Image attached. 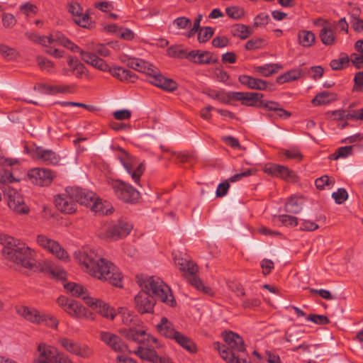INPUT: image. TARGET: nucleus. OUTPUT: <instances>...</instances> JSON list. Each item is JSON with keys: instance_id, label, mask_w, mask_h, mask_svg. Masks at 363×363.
Returning <instances> with one entry per match:
<instances>
[{"instance_id": "57", "label": "nucleus", "mask_w": 363, "mask_h": 363, "mask_svg": "<svg viewBox=\"0 0 363 363\" xmlns=\"http://www.w3.org/2000/svg\"><path fill=\"white\" fill-rule=\"evenodd\" d=\"M306 319L318 325H327L330 323L328 318L325 315L310 314Z\"/></svg>"}, {"instance_id": "24", "label": "nucleus", "mask_w": 363, "mask_h": 363, "mask_svg": "<svg viewBox=\"0 0 363 363\" xmlns=\"http://www.w3.org/2000/svg\"><path fill=\"white\" fill-rule=\"evenodd\" d=\"M33 153L37 160L47 164L57 165L60 161V157L56 152L42 147H36Z\"/></svg>"}, {"instance_id": "63", "label": "nucleus", "mask_w": 363, "mask_h": 363, "mask_svg": "<svg viewBox=\"0 0 363 363\" xmlns=\"http://www.w3.org/2000/svg\"><path fill=\"white\" fill-rule=\"evenodd\" d=\"M229 44V40L225 36H218L213 39L212 45L217 48L226 47Z\"/></svg>"}, {"instance_id": "61", "label": "nucleus", "mask_w": 363, "mask_h": 363, "mask_svg": "<svg viewBox=\"0 0 363 363\" xmlns=\"http://www.w3.org/2000/svg\"><path fill=\"white\" fill-rule=\"evenodd\" d=\"M277 177H279L284 179L293 178L295 176L294 172L290 170L288 167L280 165Z\"/></svg>"}, {"instance_id": "55", "label": "nucleus", "mask_w": 363, "mask_h": 363, "mask_svg": "<svg viewBox=\"0 0 363 363\" xmlns=\"http://www.w3.org/2000/svg\"><path fill=\"white\" fill-rule=\"evenodd\" d=\"M226 14L233 19H239L244 16V10L238 6H231L225 9Z\"/></svg>"}, {"instance_id": "34", "label": "nucleus", "mask_w": 363, "mask_h": 363, "mask_svg": "<svg viewBox=\"0 0 363 363\" xmlns=\"http://www.w3.org/2000/svg\"><path fill=\"white\" fill-rule=\"evenodd\" d=\"M118 314L121 315L123 323L128 328L138 326L140 323L138 316L126 308H119Z\"/></svg>"}, {"instance_id": "13", "label": "nucleus", "mask_w": 363, "mask_h": 363, "mask_svg": "<svg viewBox=\"0 0 363 363\" xmlns=\"http://www.w3.org/2000/svg\"><path fill=\"white\" fill-rule=\"evenodd\" d=\"M28 175L32 183L41 186L50 185L55 177L54 172L44 168H33Z\"/></svg>"}, {"instance_id": "23", "label": "nucleus", "mask_w": 363, "mask_h": 363, "mask_svg": "<svg viewBox=\"0 0 363 363\" xmlns=\"http://www.w3.org/2000/svg\"><path fill=\"white\" fill-rule=\"evenodd\" d=\"M65 312L72 317L77 318H85L87 320L94 319V315L92 312L88 311L82 304L74 300H72L69 306L65 308Z\"/></svg>"}, {"instance_id": "28", "label": "nucleus", "mask_w": 363, "mask_h": 363, "mask_svg": "<svg viewBox=\"0 0 363 363\" xmlns=\"http://www.w3.org/2000/svg\"><path fill=\"white\" fill-rule=\"evenodd\" d=\"M186 59L199 65L215 64L217 59L213 58V54L208 51L191 50L186 55Z\"/></svg>"}, {"instance_id": "50", "label": "nucleus", "mask_w": 363, "mask_h": 363, "mask_svg": "<svg viewBox=\"0 0 363 363\" xmlns=\"http://www.w3.org/2000/svg\"><path fill=\"white\" fill-rule=\"evenodd\" d=\"M214 30L211 27L207 26L201 28L198 33V40L199 43L207 42L213 35Z\"/></svg>"}, {"instance_id": "30", "label": "nucleus", "mask_w": 363, "mask_h": 363, "mask_svg": "<svg viewBox=\"0 0 363 363\" xmlns=\"http://www.w3.org/2000/svg\"><path fill=\"white\" fill-rule=\"evenodd\" d=\"M213 345L215 349L218 351L220 357L228 363H250L246 358L236 357L235 353L225 347V345H221L218 342H214Z\"/></svg>"}, {"instance_id": "36", "label": "nucleus", "mask_w": 363, "mask_h": 363, "mask_svg": "<svg viewBox=\"0 0 363 363\" xmlns=\"http://www.w3.org/2000/svg\"><path fill=\"white\" fill-rule=\"evenodd\" d=\"M337 99V95L335 93L329 91H323L315 95L312 99L311 103L313 106H320L330 104Z\"/></svg>"}, {"instance_id": "59", "label": "nucleus", "mask_w": 363, "mask_h": 363, "mask_svg": "<svg viewBox=\"0 0 363 363\" xmlns=\"http://www.w3.org/2000/svg\"><path fill=\"white\" fill-rule=\"evenodd\" d=\"M263 42L261 38H253L246 43L245 48L248 50H257L262 48Z\"/></svg>"}, {"instance_id": "11", "label": "nucleus", "mask_w": 363, "mask_h": 363, "mask_svg": "<svg viewBox=\"0 0 363 363\" xmlns=\"http://www.w3.org/2000/svg\"><path fill=\"white\" fill-rule=\"evenodd\" d=\"M135 308L141 313H153L154 306L156 303L155 298L145 290L140 291L134 298Z\"/></svg>"}, {"instance_id": "41", "label": "nucleus", "mask_w": 363, "mask_h": 363, "mask_svg": "<svg viewBox=\"0 0 363 363\" xmlns=\"http://www.w3.org/2000/svg\"><path fill=\"white\" fill-rule=\"evenodd\" d=\"M283 68L282 65L277 63L266 64L262 66L256 67V71L259 72L262 76L269 77L272 74H276L279 70Z\"/></svg>"}, {"instance_id": "31", "label": "nucleus", "mask_w": 363, "mask_h": 363, "mask_svg": "<svg viewBox=\"0 0 363 363\" xmlns=\"http://www.w3.org/2000/svg\"><path fill=\"white\" fill-rule=\"evenodd\" d=\"M157 329L161 335L170 340H174L179 333L175 330L173 323L166 317L161 318L160 322L157 325Z\"/></svg>"}, {"instance_id": "3", "label": "nucleus", "mask_w": 363, "mask_h": 363, "mask_svg": "<svg viewBox=\"0 0 363 363\" xmlns=\"http://www.w3.org/2000/svg\"><path fill=\"white\" fill-rule=\"evenodd\" d=\"M82 59L87 64L103 71L108 72L111 75L121 82H134L137 79L136 74L130 69L121 67L110 68L108 64L96 55L86 51H80Z\"/></svg>"}, {"instance_id": "15", "label": "nucleus", "mask_w": 363, "mask_h": 363, "mask_svg": "<svg viewBox=\"0 0 363 363\" xmlns=\"http://www.w3.org/2000/svg\"><path fill=\"white\" fill-rule=\"evenodd\" d=\"M9 207L17 213L25 214L29 208L24 203L23 197L14 189L9 187L6 191Z\"/></svg>"}, {"instance_id": "27", "label": "nucleus", "mask_w": 363, "mask_h": 363, "mask_svg": "<svg viewBox=\"0 0 363 363\" xmlns=\"http://www.w3.org/2000/svg\"><path fill=\"white\" fill-rule=\"evenodd\" d=\"M15 309L16 313L26 320L34 324H41L42 314L36 308L18 305L15 307Z\"/></svg>"}, {"instance_id": "51", "label": "nucleus", "mask_w": 363, "mask_h": 363, "mask_svg": "<svg viewBox=\"0 0 363 363\" xmlns=\"http://www.w3.org/2000/svg\"><path fill=\"white\" fill-rule=\"evenodd\" d=\"M36 61L42 70L46 71L48 72H51L52 71L54 68V64L50 60L43 56H38Z\"/></svg>"}, {"instance_id": "21", "label": "nucleus", "mask_w": 363, "mask_h": 363, "mask_svg": "<svg viewBox=\"0 0 363 363\" xmlns=\"http://www.w3.org/2000/svg\"><path fill=\"white\" fill-rule=\"evenodd\" d=\"M238 81L242 85L251 89L255 90H273V84H269L265 80L254 78L251 76L242 74L238 77Z\"/></svg>"}, {"instance_id": "39", "label": "nucleus", "mask_w": 363, "mask_h": 363, "mask_svg": "<svg viewBox=\"0 0 363 363\" xmlns=\"http://www.w3.org/2000/svg\"><path fill=\"white\" fill-rule=\"evenodd\" d=\"M180 346L191 352L196 351V347L193 341L187 336L179 332L174 339Z\"/></svg>"}, {"instance_id": "60", "label": "nucleus", "mask_w": 363, "mask_h": 363, "mask_svg": "<svg viewBox=\"0 0 363 363\" xmlns=\"http://www.w3.org/2000/svg\"><path fill=\"white\" fill-rule=\"evenodd\" d=\"M173 23L179 29H185L191 25V21L184 16L179 17L174 19Z\"/></svg>"}, {"instance_id": "6", "label": "nucleus", "mask_w": 363, "mask_h": 363, "mask_svg": "<svg viewBox=\"0 0 363 363\" xmlns=\"http://www.w3.org/2000/svg\"><path fill=\"white\" fill-rule=\"evenodd\" d=\"M117 159L121 162L127 173L130 175L132 180L139 186L140 177L143 174L145 165L143 162H140L138 159L119 147L116 155Z\"/></svg>"}, {"instance_id": "10", "label": "nucleus", "mask_w": 363, "mask_h": 363, "mask_svg": "<svg viewBox=\"0 0 363 363\" xmlns=\"http://www.w3.org/2000/svg\"><path fill=\"white\" fill-rule=\"evenodd\" d=\"M125 339L139 344L157 342V339L137 326L121 328L119 330Z\"/></svg>"}, {"instance_id": "35", "label": "nucleus", "mask_w": 363, "mask_h": 363, "mask_svg": "<svg viewBox=\"0 0 363 363\" xmlns=\"http://www.w3.org/2000/svg\"><path fill=\"white\" fill-rule=\"evenodd\" d=\"M65 289L70 293L72 296L76 297L82 298L84 302L86 303V298H92L93 297H90L88 295V292L86 289L80 284L70 282L67 283L65 285Z\"/></svg>"}, {"instance_id": "38", "label": "nucleus", "mask_w": 363, "mask_h": 363, "mask_svg": "<svg viewBox=\"0 0 363 363\" xmlns=\"http://www.w3.org/2000/svg\"><path fill=\"white\" fill-rule=\"evenodd\" d=\"M232 34L242 40H245L250 36L253 31L252 28L244 24H235L231 29Z\"/></svg>"}, {"instance_id": "42", "label": "nucleus", "mask_w": 363, "mask_h": 363, "mask_svg": "<svg viewBox=\"0 0 363 363\" xmlns=\"http://www.w3.org/2000/svg\"><path fill=\"white\" fill-rule=\"evenodd\" d=\"M95 213L101 215L108 214V209L106 208V203L102 202V200L97 198L95 195L94 199H92V202L87 206Z\"/></svg>"}, {"instance_id": "62", "label": "nucleus", "mask_w": 363, "mask_h": 363, "mask_svg": "<svg viewBox=\"0 0 363 363\" xmlns=\"http://www.w3.org/2000/svg\"><path fill=\"white\" fill-rule=\"evenodd\" d=\"M319 228L318 225L309 220H302L300 223V230L313 231Z\"/></svg>"}, {"instance_id": "49", "label": "nucleus", "mask_w": 363, "mask_h": 363, "mask_svg": "<svg viewBox=\"0 0 363 363\" xmlns=\"http://www.w3.org/2000/svg\"><path fill=\"white\" fill-rule=\"evenodd\" d=\"M282 154L289 160H295L301 161L303 159V155L297 147H291L288 150H282Z\"/></svg>"}, {"instance_id": "43", "label": "nucleus", "mask_w": 363, "mask_h": 363, "mask_svg": "<svg viewBox=\"0 0 363 363\" xmlns=\"http://www.w3.org/2000/svg\"><path fill=\"white\" fill-rule=\"evenodd\" d=\"M321 42L325 45H332L335 43V37L332 29L323 28L320 32Z\"/></svg>"}, {"instance_id": "56", "label": "nucleus", "mask_w": 363, "mask_h": 363, "mask_svg": "<svg viewBox=\"0 0 363 363\" xmlns=\"http://www.w3.org/2000/svg\"><path fill=\"white\" fill-rule=\"evenodd\" d=\"M41 318H42L41 324L43 323L45 325H47L50 328H55V329L57 328L59 322L55 316L51 315L50 314H44L43 313V314H42Z\"/></svg>"}, {"instance_id": "12", "label": "nucleus", "mask_w": 363, "mask_h": 363, "mask_svg": "<svg viewBox=\"0 0 363 363\" xmlns=\"http://www.w3.org/2000/svg\"><path fill=\"white\" fill-rule=\"evenodd\" d=\"M54 42L58 43L72 52L80 53V51H83L79 47L59 32L56 33L55 35H50V36L40 35L38 44L47 46L48 44H52Z\"/></svg>"}, {"instance_id": "26", "label": "nucleus", "mask_w": 363, "mask_h": 363, "mask_svg": "<svg viewBox=\"0 0 363 363\" xmlns=\"http://www.w3.org/2000/svg\"><path fill=\"white\" fill-rule=\"evenodd\" d=\"M224 341L228 345L225 346L230 351L234 352H244L245 346L243 339L237 333L232 331L225 332L223 335Z\"/></svg>"}, {"instance_id": "33", "label": "nucleus", "mask_w": 363, "mask_h": 363, "mask_svg": "<svg viewBox=\"0 0 363 363\" xmlns=\"http://www.w3.org/2000/svg\"><path fill=\"white\" fill-rule=\"evenodd\" d=\"M259 106L275 111L280 118H287L291 116L290 112L283 109L279 103L273 101L260 100Z\"/></svg>"}, {"instance_id": "47", "label": "nucleus", "mask_w": 363, "mask_h": 363, "mask_svg": "<svg viewBox=\"0 0 363 363\" xmlns=\"http://www.w3.org/2000/svg\"><path fill=\"white\" fill-rule=\"evenodd\" d=\"M278 220L284 226L286 227H296L298 225V220L296 217L294 216H290L287 214L279 215L278 217Z\"/></svg>"}, {"instance_id": "17", "label": "nucleus", "mask_w": 363, "mask_h": 363, "mask_svg": "<svg viewBox=\"0 0 363 363\" xmlns=\"http://www.w3.org/2000/svg\"><path fill=\"white\" fill-rule=\"evenodd\" d=\"M133 229V225L128 222L120 220L109 226L106 230V237L117 240L127 236Z\"/></svg>"}, {"instance_id": "8", "label": "nucleus", "mask_w": 363, "mask_h": 363, "mask_svg": "<svg viewBox=\"0 0 363 363\" xmlns=\"http://www.w3.org/2000/svg\"><path fill=\"white\" fill-rule=\"evenodd\" d=\"M36 242L41 248L55 255L59 259L65 262L69 259L68 253L60 244L46 235H38L36 237Z\"/></svg>"}, {"instance_id": "18", "label": "nucleus", "mask_w": 363, "mask_h": 363, "mask_svg": "<svg viewBox=\"0 0 363 363\" xmlns=\"http://www.w3.org/2000/svg\"><path fill=\"white\" fill-rule=\"evenodd\" d=\"M99 336L101 340L115 352H123L127 349L126 345L121 338L116 334L111 332L101 331Z\"/></svg>"}, {"instance_id": "45", "label": "nucleus", "mask_w": 363, "mask_h": 363, "mask_svg": "<svg viewBox=\"0 0 363 363\" xmlns=\"http://www.w3.org/2000/svg\"><path fill=\"white\" fill-rule=\"evenodd\" d=\"M263 97V94L257 92H247L245 99H244L242 105L247 106H255L259 99Z\"/></svg>"}, {"instance_id": "19", "label": "nucleus", "mask_w": 363, "mask_h": 363, "mask_svg": "<svg viewBox=\"0 0 363 363\" xmlns=\"http://www.w3.org/2000/svg\"><path fill=\"white\" fill-rule=\"evenodd\" d=\"M67 192L72 198L74 203L77 202L86 206L90 202H92V199L95 197L94 192L79 187H67Z\"/></svg>"}, {"instance_id": "44", "label": "nucleus", "mask_w": 363, "mask_h": 363, "mask_svg": "<svg viewBox=\"0 0 363 363\" xmlns=\"http://www.w3.org/2000/svg\"><path fill=\"white\" fill-rule=\"evenodd\" d=\"M39 90L45 94H55L58 93H66L68 91V86H50L48 84H40Z\"/></svg>"}, {"instance_id": "4", "label": "nucleus", "mask_w": 363, "mask_h": 363, "mask_svg": "<svg viewBox=\"0 0 363 363\" xmlns=\"http://www.w3.org/2000/svg\"><path fill=\"white\" fill-rule=\"evenodd\" d=\"M138 283L145 288L149 294H152L161 301L173 306L175 303L174 297L170 288L159 277H150L143 279V276H136Z\"/></svg>"}, {"instance_id": "25", "label": "nucleus", "mask_w": 363, "mask_h": 363, "mask_svg": "<svg viewBox=\"0 0 363 363\" xmlns=\"http://www.w3.org/2000/svg\"><path fill=\"white\" fill-rule=\"evenodd\" d=\"M86 304L92 309L96 310L97 313L102 316L113 320L115 317L114 310L110 308L108 304L99 298H86Z\"/></svg>"}, {"instance_id": "46", "label": "nucleus", "mask_w": 363, "mask_h": 363, "mask_svg": "<svg viewBox=\"0 0 363 363\" xmlns=\"http://www.w3.org/2000/svg\"><path fill=\"white\" fill-rule=\"evenodd\" d=\"M353 146H345L339 147L335 152L330 155L329 158L330 160H337L339 158H345L352 155Z\"/></svg>"}, {"instance_id": "29", "label": "nucleus", "mask_w": 363, "mask_h": 363, "mask_svg": "<svg viewBox=\"0 0 363 363\" xmlns=\"http://www.w3.org/2000/svg\"><path fill=\"white\" fill-rule=\"evenodd\" d=\"M128 66L136 71L146 74L149 78L152 74H155V72H157L155 66L140 58L129 59Z\"/></svg>"}, {"instance_id": "5", "label": "nucleus", "mask_w": 363, "mask_h": 363, "mask_svg": "<svg viewBox=\"0 0 363 363\" xmlns=\"http://www.w3.org/2000/svg\"><path fill=\"white\" fill-rule=\"evenodd\" d=\"M174 263L179 270L186 274L188 281L197 290L205 294L212 295V289L203 284L196 276L199 271L198 266L191 260L181 257H174Z\"/></svg>"}, {"instance_id": "58", "label": "nucleus", "mask_w": 363, "mask_h": 363, "mask_svg": "<svg viewBox=\"0 0 363 363\" xmlns=\"http://www.w3.org/2000/svg\"><path fill=\"white\" fill-rule=\"evenodd\" d=\"M332 197L337 203L341 204L347 199L348 194L344 188H340L336 192L333 193Z\"/></svg>"}, {"instance_id": "54", "label": "nucleus", "mask_w": 363, "mask_h": 363, "mask_svg": "<svg viewBox=\"0 0 363 363\" xmlns=\"http://www.w3.org/2000/svg\"><path fill=\"white\" fill-rule=\"evenodd\" d=\"M269 16L267 13H260L255 17L253 26L255 28L264 27L269 23Z\"/></svg>"}, {"instance_id": "2", "label": "nucleus", "mask_w": 363, "mask_h": 363, "mask_svg": "<svg viewBox=\"0 0 363 363\" xmlns=\"http://www.w3.org/2000/svg\"><path fill=\"white\" fill-rule=\"evenodd\" d=\"M0 242L4 245L2 253L7 259L26 269L35 265V252L19 240L6 234H0Z\"/></svg>"}, {"instance_id": "1", "label": "nucleus", "mask_w": 363, "mask_h": 363, "mask_svg": "<svg viewBox=\"0 0 363 363\" xmlns=\"http://www.w3.org/2000/svg\"><path fill=\"white\" fill-rule=\"evenodd\" d=\"M75 258L82 269L91 277L109 282L116 286H122L121 274L109 260L103 258L92 249L86 248L75 253Z\"/></svg>"}, {"instance_id": "9", "label": "nucleus", "mask_w": 363, "mask_h": 363, "mask_svg": "<svg viewBox=\"0 0 363 363\" xmlns=\"http://www.w3.org/2000/svg\"><path fill=\"white\" fill-rule=\"evenodd\" d=\"M58 343L67 352L82 358H89L94 354L93 350L87 345L67 337H60Z\"/></svg>"}, {"instance_id": "22", "label": "nucleus", "mask_w": 363, "mask_h": 363, "mask_svg": "<svg viewBox=\"0 0 363 363\" xmlns=\"http://www.w3.org/2000/svg\"><path fill=\"white\" fill-rule=\"evenodd\" d=\"M55 203L61 212L71 214L76 211V203L67 192V189L65 193L55 196Z\"/></svg>"}, {"instance_id": "32", "label": "nucleus", "mask_w": 363, "mask_h": 363, "mask_svg": "<svg viewBox=\"0 0 363 363\" xmlns=\"http://www.w3.org/2000/svg\"><path fill=\"white\" fill-rule=\"evenodd\" d=\"M305 200L303 196H293L285 203V211L293 214L299 213L304 205Z\"/></svg>"}, {"instance_id": "20", "label": "nucleus", "mask_w": 363, "mask_h": 363, "mask_svg": "<svg viewBox=\"0 0 363 363\" xmlns=\"http://www.w3.org/2000/svg\"><path fill=\"white\" fill-rule=\"evenodd\" d=\"M149 82L155 86H157L164 91H174L177 87V83L172 79L164 77L157 68V72L152 74L148 79Z\"/></svg>"}, {"instance_id": "14", "label": "nucleus", "mask_w": 363, "mask_h": 363, "mask_svg": "<svg viewBox=\"0 0 363 363\" xmlns=\"http://www.w3.org/2000/svg\"><path fill=\"white\" fill-rule=\"evenodd\" d=\"M59 350L45 343L38 345L33 363H55Z\"/></svg>"}, {"instance_id": "37", "label": "nucleus", "mask_w": 363, "mask_h": 363, "mask_svg": "<svg viewBox=\"0 0 363 363\" xmlns=\"http://www.w3.org/2000/svg\"><path fill=\"white\" fill-rule=\"evenodd\" d=\"M302 76V71L300 69H293L279 76L276 81L278 84L292 82L299 79Z\"/></svg>"}, {"instance_id": "52", "label": "nucleus", "mask_w": 363, "mask_h": 363, "mask_svg": "<svg viewBox=\"0 0 363 363\" xmlns=\"http://www.w3.org/2000/svg\"><path fill=\"white\" fill-rule=\"evenodd\" d=\"M188 52H186L184 50L180 49L178 46H171L167 48V54L169 57H176V58H186V55Z\"/></svg>"}, {"instance_id": "7", "label": "nucleus", "mask_w": 363, "mask_h": 363, "mask_svg": "<svg viewBox=\"0 0 363 363\" xmlns=\"http://www.w3.org/2000/svg\"><path fill=\"white\" fill-rule=\"evenodd\" d=\"M108 184L115 196L122 201L128 203H135L138 201L140 193L130 184L120 179H111Z\"/></svg>"}, {"instance_id": "48", "label": "nucleus", "mask_w": 363, "mask_h": 363, "mask_svg": "<svg viewBox=\"0 0 363 363\" xmlns=\"http://www.w3.org/2000/svg\"><path fill=\"white\" fill-rule=\"evenodd\" d=\"M0 54L8 60H13L18 56V53L15 48L4 44L0 45Z\"/></svg>"}, {"instance_id": "40", "label": "nucleus", "mask_w": 363, "mask_h": 363, "mask_svg": "<svg viewBox=\"0 0 363 363\" xmlns=\"http://www.w3.org/2000/svg\"><path fill=\"white\" fill-rule=\"evenodd\" d=\"M298 43L303 47L312 46L315 40L313 33L308 30H300L298 33Z\"/></svg>"}, {"instance_id": "64", "label": "nucleus", "mask_w": 363, "mask_h": 363, "mask_svg": "<svg viewBox=\"0 0 363 363\" xmlns=\"http://www.w3.org/2000/svg\"><path fill=\"white\" fill-rule=\"evenodd\" d=\"M330 116L333 117L334 120H343L347 119V110L339 109L328 113Z\"/></svg>"}, {"instance_id": "16", "label": "nucleus", "mask_w": 363, "mask_h": 363, "mask_svg": "<svg viewBox=\"0 0 363 363\" xmlns=\"http://www.w3.org/2000/svg\"><path fill=\"white\" fill-rule=\"evenodd\" d=\"M67 9L74 17V21L77 25L86 28L91 27V21L89 13H83V9L78 2L72 1L68 4Z\"/></svg>"}, {"instance_id": "53", "label": "nucleus", "mask_w": 363, "mask_h": 363, "mask_svg": "<svg viewBox=\"0 0 363 363\" xmlns=\"http://www.w3.org/2000/svg\"><path fill=\"white\" fill-rule=\"evenodd\" d=\"M335 183L333 179H330L328 175H323L315 181L317 189H323L325 186H333Z\"/></svg>"}]
</instances>
